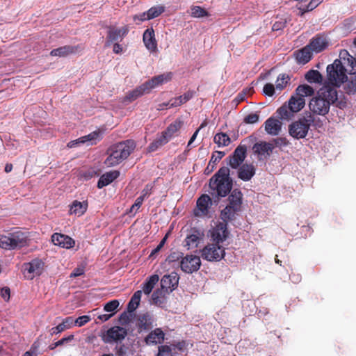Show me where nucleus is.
<instances>
[{
  "label": "nucleus",
  "instance_id": "4be33fe9",
  "mask_svg": "<svg viewBox=\"0 0 356 356\" xmlns=\"http://www.w3.org/2000/svg\"><path fill=\"white\" fill-rule=\"evenodd\" d=\"M143 40L145 47L150 52L157 51V42L155 38L154 30L152 27L148 28L144 31Z\"/></svg>",
  "mask_w": 356,
  "mask_h": 356
},
{
  "label": "nucleus",
  "instance_id": "f8f14e48",
  "mask_svg": "<svg viewBox=\"0 0 356 356\" xmlns=\"http://www.w3.org/2000/svg\"><path fill=\"white\" fill-rule=\"evenodd\" d=\"M247 148L245 145H238L233 154L227 158V164L233 169H237L243 165L246 157Z\"/></svg>",
  "mask_w": 356,
  "mask_h": 356
},
{
  "label": "nucleus",
  "instance_id": "72a5a7b5",
  "mask_svg": "<svg viewBox=\"0 0 356 356\" xmlns=\"http://www.w3.org/2000/svg\"><path fill=\"white\" fill-rule=\"evenodd\" d=\"M307 46L312 51L318 53L325 49L327 42L324 38L319 37L314 38Z\"/></svg>",
  "mask_w": 356,
  "mask_h": 356
},
{
  "label": "nucleus",
  "instance_id": "4c0bfd02",
  "mask_svg": "<svg viewBox=\"0 0 356 356\" xmlns=\"http://www.w3.org/2000/svg\"><path fill=\"white\" fill-rule=\"evenodd\" d=\"M314 94V88L309 85H300L296 89L295 95L298 97L305 99V97H309Z\"/></svg>",
  "mask_w": 356,
  "mask_h": 356
},
{
  "label": "nucleus",
  "instance_id": "680f3d73",
  "mask_svg": "<svg viewBox=\"0 0 356 356\" xmlns=\"http://www.w3.org/2000/svg\"><path fill=\"white\" fill-rule=\"evenodd\" d=\"M73 339H74V335L73 334H70V335H69V336H67L66 337H63L61 339H60L59 341H58L56 343H54L53 344V346L51 347V349H54L56 347L62 346V345L65 344V343L73 340Z\"/></svg>",
  "mask_w": 356,
  "mask_h": 356
},
{
  "label": "nucleus",
  "instance_id": "69168bd1",
  "mask_svg": "<svg viewBox=\"0 0 356 356\" xmlns=\"http://www.w3.org/2000/svg\"><path fill=\"white\" fill-rule=\"evenodd\" d=\"M181 104L182 102L179 99V97L172 99L169 102H166V106H168L169 108L177 107Z\"/></svg>",
  "mask_w": 356,
  "mask_h": 356
},
{
  "label": "nucleus",
  "instance_id": "f257e3e1",
  "mask_svg": "<svg viewBox=\"0 0 356 356\" xmlns=\"http://www.w3.org/2000/svg\"><path fill=\"white\" fill-rule=\"evenodd\" d=\"M340 59H336L333 63L327 66V80L329 84L339 87L347 81L346 73H356V60L355 58L343 49L339 54Z\"/></svg>",
  "mask_w": 356,
  "mask_h": 356
},
{
  "label": "nucleus",
  "instance_id": "6ab92c4d",
  "mask_svg": "<svg viewBox=\"0 0 356 356\" xmlns=\"http://www.w3.org/2000/svg\"><path fill=\"white\" fill-rule=\"evenodd\" d=\"M155 321L156 319L154 315L149 312H146L138 316L137 326L140 331H147L154 327Z\"/></svg>",
  "mask_w": 356,
  "mask_h": 356
},
{
  "label": "nucleus",
  "instance_id": "3c124183",
  "mask_svg": "<svg viewBox=\"0 0 356 356\" xmlns=\"http://www.w3.org/2000/svg\"><path fill=\"white\" fill-rule=\"evenodd\" d=\"M156 81H154V76L151 79L147 81L144 83H143V87L145 89L147 93H149L151 90L158 87L160 86L159 83H156Z\"/></svg>",
  "mask_w": 356,
  "mask_h": 356
},
{
  "label": "nucleus",
  "instance_id": "7c9ffc66",
  "mask_svg": "<svg viewBox=\"0 0 356 356\" xmlns=\"http://www.w3.org/2000/svg\"><path fill=\"white\" fill-rule=\"evenodd\" d=\"M87 208V202H79L75 200L70 206V214H74L75 216H81L86 211Z\"/></svg>",
  "mask_w": 356,
  "mask_h": 356
},
{
  "label": "nucleus",
  "instance_id": "b1692460",
  "mask_svg": "<svg viewBox=\"0 0 356 356\" xmlns=\"http://www.w3.org/2000/svg\"><path fill=\"white\" fill-rule=\"evenodd\" d=\"M238 177L244 181H250L255 175V168L252 164L245 163L238 168Z\"/></svg>",
  "mask_w": 356,
  "mask_h": 356
},
{
  "label": "nucleus",
  "instance_id": "ea45409f",
  "mask_svg": "<svg viewBox=\"0 0 356 356\" xmlns=\"http://www.w3.org/2000/svg\"><path fill=\"white\" fill-rule=\"evenodd\" d=\"M75 51L73 47L70 45L63 46L57 49H53L50 52V55L52 56L64 57Z\"/></svg>",
  "mask_w": 356,
  "mask_h": 356
},
{
  "label": "nucleus",
  "instance_id": "9b49d317",
  "mask_svg": "<svg viewBox=\"0 0 356 356\" xmlns=\"http://www.w3.org/2000/svg\"><path fill=\"white\" fill-rule=\"evenodd\" d=\"M44 262L40 259H33L23 266L24 273L29 279H33L35 276L42 274L44 270Z\"/></svg>",
  "mask_w": 356,
  "mask_h": 356
},
{
  "label": "nucleus",
  "instance_id": "1a4fd4ad",
  "mask_svg": "<svg viewBox=\"0 0 356 356\" xmlns=\"http://www.w3.org/2000/svg\"><path fill=\"white\" fill-rule=\"evenodd\" d=\"M212 205V200L209 195H202L196 202V207L193 209L195 217L206 218L209 216V209Z\"/></svg>",
  "mask_w": 356,
  "mask_h": 356
},
{
  "label": "nucleus",
  "instance_id": "37998d69",
  "mask_svg": "<svg viewBox=\"0 0 356 356\" xmlns=\"http://www.w3.org/2000/svg\"><path fill=\"white\" fill-rule=\"evenodd\" d=\"M168 143V138L161 134L156 138L148 147L149 152H154L159 147L163 146Z\"/></svg>",
  "mask_w": 356,
  "mask_h": 356
},
{
  "label": "nucleus",
  "instance_id": "9d476101",
  "mask_svg": "<svg viewBox=\"0 0 356 356\" xmlns=\"http://www.w3.org/2000/svg\"><path fill=\"white\" fill-rule=\"evenodd\" d=\"M181 269L186 273H193L197 271L201 266L200 257L193 254H187L179 262Z\"/></svg>",
  "mask_w": 356,
  "mask_h": 356
},
{
  "label": "nucleus",
  "instance_id": "a211bd4d",
  "mask_svg": "<svg viewBox=\"0 0 356 356\" xmlns=\"http://www.w3.org/2000/svg\"><path fill=\"white\" fill-rule=\"evenodd\" d=\"M100 133L99 131H93L86 136L80 137L79 138L70 141L67 146L70 148L74 147L80 144L86 143L88 145L95 144L97 140H99Z\"/></svg>",
  "mask_w": 356,
  "mask_h": 356
},
{
  "label": "nucleus",
  "instance_id": "ddd939ff",
  "mask_svg": "<svg viewBox=\"0 0 356 356\" xmlns=\"http://www.w3.org/2000/svg\"><path fill=\"white\" fill-rule=\"evenodd\" d=\"M274 148L275 145L273 143L261 141L253 145L252 151L259 161H264L270 156Z\"/></svg>",
  "mask_w": 356,
  "mask_h": 356
},
{
  "label": "nucleus",
  "instance_id": "de8ad7c7",
  "mask_svg": "<svg viewBox=\"0 0 356 356\" xmlns=\"http://www.w3.org/2000/svg\"><path fill=\"white\" fill-rule=\"evenodd\" d=\"M279 116L283 120H288L292 115V112L289 108V104H284L280 108H279L277 111Z\"/></svg>",
  "mask_w": 356,
  "mask_h": 356
},
{
  "label": "nucleus",
  "instance_id": "58836bf2",
  "mask_svg": "<svg viewBox=\"0 0 356 356\" xmlns=\"http://www.w3.org/2000/svg\"><path fill=\"white\" fill-rule=\"evenodd\" d=\"M159 277L157 275H152L143 284V291L149 295L154 289L156 284L159 282Z\"/></svg>",
  "mask_w": 356,
  "mask_h": 356
},
{
  "label": "nucleus",
  "instance_id": "39448f33",
  "mask_svg": "<svg viewBox=\"0 0 356 356\" xmlns=\"http://www.w3.org/2000/svg\"><path fill=\"white\" fill-rule=\"evenodd\" d=\"M27 243V234L20 230L0 236V247L6 250L19 248L26 245Z\"/></svg>",
  "mask_w": 356,
  "mask_h": 356
},
{
  "label": "nucleus",
  "instance_id": "20e7f679",
  "mask_svg": "<svg viewBox=\"0 0 356 356\" xmlns=\"http://www.w3.org/2000/svg\"><path fill=\"white\" fill-rule=\"evenodd\" d=\"M135 147L136 144L131 140H127L113 145L108 149V156L104 163L108 167L118 165L131 154Z\"/></svg>",
  "mask_w": 356,
  "mask_h": 356
},
{
  "label": "nucleus",
  "instance_id": "338daca9",
  "mask_svg": "<svg viewBox=\"0 0 356 356\" xmlns=\"http://www.w3.org/2000/svg\"><path fill=\"white\" fill-rule=\"evenodd\" d=\"M323 0H311L310 2L307 6L306 11H311L316 8Z\"/></svg>",
  "mask_w": 356,
  "mask_h": 356
},
{
  "label": "nucleus",
  "instance_id": "4468645a",
  "mask_svg": "<svg viewBox=\"0 0 356 356\" xmlns=\"http://www.w3.org/2000/svg\"><path fill=\"white\" fill-rule=\"evenodd\" d=\"M211 240L220 244L225 241L228 237L227 223L220 222L210 231Z\"/></svg>",
  "mask_w": 356,
  "mask_h": 356
},
{
  "label": "nucleus",
  "instance_id": "c756f323",
  "mask_svg": "<svg viewBox=\"0 0 356 356\" xmlns=\"http://www.w3.org/2000/svg\"><path fill=\"white\" fill-rule=\"evenodd\" d=\"M243 194L241 191L238 189L233 190L228 197L229 205L241 210L242 204Z\"/></svg>",
  "mask_w": 356,
  "mask_h": 356
},
{
  "label": "nucleus",
  "instance_id": "603ef678",
  "mask_svg": "<svg viewBox=\"0 0 356 356\" xmlns=\"http://www.w3.org/2000/svg\"><path fill=\"white\" fill-rule=\"evenodd\" d=\"M344 89L348 94H356V79L348 81L345 86Z\"/></svg>",
  "mask_w": 356,
  "mask_h": 356
},
{
  "label": "nucleus",
  "instance_id": "393cba45",
  "mask_svg": "<svg viewBox=\"0 0 356 356\" xmlns=\"http://www.w3.org/2000/svg\"><path fill=\"white\" fill-rule=\"evenodd\" d=\"M165 334L161 328H156L151 331L145 338V341L147 345H154L163 342Z\"/></svg>",
  "mask_w": 356,
  "mask_h": 356
},
{
  "label": "nucleus",
  "instance_id": "13d9d810",
  "mask_svg": "<svg viewBox=\"0 0 356 356\" xmlns=\"http://www.w3.org/2000/svg\"><path fill=\"white\" fill-rule=\"evenodd\" d=\"M133 20L136 24H140L141 22L149 20L147 18V12H143L133 16Z\"/></svg>",
  "mask_w": 356,
  "mask_h": 356
},
{
  "label": "nucleus",
  "instance_id": "e433bc0d",
  "mask_svg": "<svg viewBox=\"0 0 356 356\" xmlns=\"http://www.w3.org/2000/svg\"><path fill=\"white\" fill-rule=\"evenodd\" d=\"M305 79L310 83L321 84L323 82V76L315 70H309L305 76Z\"/></svg>",
  "mask_w": 356,
  "mask_h": 356
},
{
  "label": "nucleus",
  "instance_id": "0e129e2a",
  "mask_svg": "<svg viewBox=\"0 0 356 356\" xmlns=\"http://www.w3.org/2000/svg\"><path fill=\"white\" fill-rule=\"evenodd\" d=\"M10 290L8 287L6 286L0 289V296L4 300L8 301L10 299Z\"/></svg>",
  "mask_w": 356,
  "mask_h": 356
},
{
  "label": "nucleus",
  "instance_id": "bf43d9fd",
  "mask_svg": "<svg viewBox=\"0 0 356 356\" xmlns=\"http://www.w3.org/2000/svg\"><path fill=\"white\" fill-rule=\"evenodd\" d=\"M143 201H144V200H143V197H138L136 200L134 204L130 208L129 213L135 214L137 212V211L139 209V208L141 207Z\"/></svg>",
  "mask_w": 356,
  "mask_h": 356
},
{
  "label": "nucleus",
  "instance_id": "6e6d98bb",
  "mask_svg": "<svg viewBox=\"0 0 356 356\" xmlns=\"http://www.w3.org/2000/svg\"><path fill=\"white\" fill-rule=\"evenodd\" d=\"M158 355L160 356H171L172 349L170 346L163 345L159 347Z\"/></svg>",
  "mask_w": 356,
  "mask_h": 356
},
{
  "label": "nucleus",
  "instance_id": "423d86ee",
  "mask_svg": "<svg viewBox=\"0 0 356 356\" xmlns=\"http://www.w3.org/2000/svg\"><path fill=\"white\" fill-rule=\"evenodd\" d=\"M313 120L312 116L309 115L307 117L301 118L292 122L289 126V133L290 136L296 139L305 138L307 135Z\"/></svg>",
  "mask_w": 356,
  "mask_h": 356
},
{
  "label": "nucleus",
  "instance_id": "7ed1b4c3",
  "mask_svg": "<svg viewBox=\"0 0 356 356\" xmlns=\"http://www.w3.org/2000/svg\"><path fill=\"white\" fill-rule=\"evenodd\" d=\"M232 186L228 167H221L209 179L210 193L214 198L226 197L231 192Z\"/></svg>",
  "mask_w": 356,
  "mask_h": 356
},
{
  "label": "nucleus",
  "instance_id": "bb28decb",
  "mask_svg": "<svg viewBox=\"0 0 356 356\" xmlns=\"http://www.w3.org/2000/svg\"><path fill=\"white\" fill-rule=\"evenodd\" d=\"M296 58L299 64L307 63L312 57V51L307 45L295 52Z\"/></svg>",
  "mask_w": 356,
  "mask_h": 356
},
{
  "label": "nucleus",
  "instance_id": "774afa93",
  "mask_svg": "<svg viewBox=\"0 0 356 356\" xmlns=\"http://www.w3.org/2000/svg\"><path fill=\"white\" fill-rule=\"evenodd\" d=\"M119 321H120V323H122L123 325L128 324L131 321L129 313H127L126 312H123L120 315Z\"/></svg>",
  "mask_w": 356,
  "mask_h": 356
},
{
  "label": "nucleus",
  "instance_id": "aec40b11",
  "mask_svg": "<svg viewBox=\"0 0 356 356\" xmlns=\"http://www.w3.org/2000/svg\"><path fill=\"white\" fill-rule=\"evenodd\" d=\"M51 241L55 245L66 249L73 248L75 244L73 238L67 235L60 233H54L51 236Z\"/></svg>",
  "mask_w": 356,
  "mask_h": 356
},
{
  "label": "nucleus",
  "instance_id": "dca6fc26",
  "mask_svg": "<svg viewBox=\"0 0 356 356\" xmlns=\"http://www.w3.org/2000/svg\"><path fill=\"white\" fill-rule=\"evenodd\" d=\"M128 29L124 26L122 28H116L110 26L108 31L106 46H109L111 43L119 42L122 41L123 38L127 34Z\"/></svg>",
  "mask_w": 356,
  "mask_h": 356
},
{
  "label": "nucleus",
  "instance_id": "a878e982",
  "mask_svg": "<svg viewBox=\"0 0 356 356\" xmlns=\"http://www.w3.org/2000/svg\"><path fill=\"white\" fill-rule=\"evenodd\" d=\"M119 176L120 172L118 170H112L106 172L100 177L97 182V187L99 188H102L103 187L108 186L115 179H116Z\"/></svg>",
  "mask_w": 356,
  "mask_h": 356
},
{
  "label": "nucleus",
  "instance_id": "f704fd0d",
  "mask_svg": "<svg viewBox=\"0 0 356 356\" xmlns=\"http://www.w3.org/2000/svg\"><path fill=\"white\" fill-rule=\"evenodd\" d=\"M182 122L180 120H176L171 123L165 131H164L162 134L164 136L168 138V140L173 137V136L180 129L181 127Z\"/></svg>",
  "mask_w": 356,
  "mask_h": 356
},
{
  "label": "nucleus",
  "instance_id": "09e8293b",
  "mask_svg": "<svg viewBox=\"0 0 356 356\" xmlns=\"http://www.w3.org/2000/svg\"><path fill=\"white\" fill-rule=\"evenodd\" d=\"M183 257V253L180 252H173L168 256L165 262L168 264H173L179 261L180 259L181 260Z\"/></svg>",
  "mask_w": 356,
  "mask_h": 356
},
{
  "label": "nucleus",
  "instance_id": "79ce46f5",
  "mask_svg": "<svg viewBox=\"0 0 356 356\" xmlns=\"http://www.w3.org/2000/svg\"><path fill=\"white\" fill-rule=\"evenodd\" d=\"M214 143L217 144L218 147L228 146L231 143V139L225 133H218L214 136Z\"/></svg>",
  "mask_w": 356,
  "mask_h": 356
},
{
  "label": "nucleus",
  "instance_id": "f03ea898",
  "mask_svg": "<svg viewBox=\"0 0 356 356\" xmlns=\"http://www.w3.org/2000/svg\"><path fill=\"white\" fill-rule=\"evenodd\" d=\"M337 99L338 92L334 88H323L310 100L309 109L314 114L325 116L329 113L331 104L336 103V106L340 108L344 107L346 102H337Z\"/></svg>",
  "mask_w": 356,
  "mask_h": 356
},
{
  "label": "nucleus",
  "instance_id": "c9c22d12",
  "mask_svg": "<svg viewBox=\"0 0 356 356\" xmlns=\"http://www.w3.org/2000/svg\"><path fill=\"white\" fill-rule=\"evenodd\" d=\"M239 211V209L227 204L220 213V218L223 220L222 222L227 223V221L232 220L234 217L236 213Z\"/></svg>",
  "mask_w": 356,
  "mask_h": 356
},
{
  "label": "nucleus",
  "instance_id": "5701e85b",
  "mask_svg": "<svg viewBox=\"0 0 356 356\" xmlns=\"http://www.w3.org/2000/svg\"><path fill=\"white\" fill-rule=\"evenodd\" d=\"M179 277L176 273L164 275L161 280V287L166 292L172 291L177 286Z\"/></svg>",
  "mask_w": 356,
  "mask_h": 356
},
{
  "label": "nucleus",
  "instance_id": "0eeeda50",
  "mask_svg": "<svg viewBox=\"0 0 356 356\" xmlns=\"http://www.w3.org/2000/svg\"><path fill=\"white\" fill-rule=\"evenodd\" d=\"M202 257L208 261H219L225 255V248L218 243H209L201 250Z\"/></svg>",
  "mask_w": 356,
  "mask_h": 356
},
{
  "label": "nucleus",
  "instance_id": "5fc2aeb1",
  "mask_svg": "<svg viewBox=\"0 0 356 356\" xmlns=\"http://www.w3.org/2000/svg\"><path fill=\"white\" fill-rule=\"evenodd\" d=\"M119 301L117 300H113L107 302L104 307V309L107 312H114L119 306Z\"/></svg>",
  "mask_w": 356,
  "mask_h": 356
},
{
  "label": "nucleus",
  "instance_id": "8fccbe9b",
  "mask_svg": "<svg viewBox=\"0 0 356 356\" xmlns=\"http://www.w3.org/2000/svg\"><path fill=\"white\" fill-rule=\"evenodd\" d=\"M172 74L171 72H168L165 74H162L158 76H154V81H156L157 83L160 86L166 83L172 79Z\"/></svg>",
  "mask_w": 356,
  "mask_h": 356
},
{
  "label": "nucleus",
  "instance_id": "2f4dec72",
  "mask_svg": "<svg viewBox=\"0 0 356 356\" xmlns=\"http://www.w3.org/2000/svg\"><path fill=\"white\" fill-rule=\"evenodd\" d=\"M166 293L161 287L154 291L152 295V303L159 307H163L165 303Z\"/></svg>",
  "mask_w": 356,
  "mask_h": 356
},
{
  "label": "nucleus",
  "instance_id": "412c9836",
  "mask_svg": "<svg viewBox=\"0 0 356 356\" xmlns=\"http://www.w3.org/2000/svg\"><path fill=\"white\" fill-rule=\"evenodd\" d=\"M202 236L203 233L200 230L196 228L191 229L185 238L184 246H186L188 250L197 248Z\"/></svg>",
  "mask_w": 356,
  "mask_h": 356
},
{
  "label": "nucleus",
  "instance_id": "473e14b6",
  "mask_svg": "<svg viewBox=\"0 0 356 356\" xmlns=\"http://www.w3.org/2000/svg\"><path fill=\"white\" fill-rule=\"evenodd\" d=\"M145 93H147V92L144 87H143V84H141L133 90L129 91L124 97V102H131Z\"/></svg>",
  "mask_w": 356,
  "mask_h": 356
},
{
  "label": "nucleus",
  "instance_id": "e2e57ef3",
  "mask_svg": "<svg viewBox=\"0 0 356 356\" xmlns=\"http://www.w3.org/2000/svg\"><path fill=\"white\" fill-rule=\"evenodd\" d=\"M153 187L154 185L152 184H147L141 191V195L139 197H143V200H145V197H148L152 193Z\"/></svg>",
  "mask_w": 356,
  "mask_h": 356
},
{
  "label": "nucleus",
  "instance_id": "052dcab7",
  "mask_svg": "<svg viewBox=\"0 0 356 356\" xmlns=\"http://www.w3.org/2000/svg\"><path fill=\"white\" fill-rule=\"evenodd\" d=\"M259 118L257 113H250L244 118V122L247 124H254L259 121Z\"/></svg>",
  "mask_w": 356,
  "mask_h": 356
},
{
  "label": "nucleus",
  "instance_id": "a18cd8bd",
  "mask_svg": "<svg viewBox=\"0 0 356 356\" xmlns=\"http://www.w3.org/2000/svg\"><path fill=\"white\" fill-rule=\"evenodd\" d=\"M191 15L195 18H201L209 16L208 12L203 8L198 6H193L191 8Z\"/></svg>",
  "mask_w": 356,
  "mask_h": 356
},
{
  "label": "nucleus",
  "instance_id": "2eb2a0df",
  "mask_svg": "<svg viewBox=\"0 0 356 356\" xmlns=\"http://www.w3.org/2000/svg\"><path fill=\"white\" fill-rule=\"evenodd\" d=\"M127 335V330L122 327L114 326L108 329L104 335L106 343L118 342L123 340Z\"/></svg>",
  "mask_w": 356,
  "mask_h": 356
},
{
  "label": "nucleus",
  "instance_id": "cd10ccee",
  "mask_svg": "<svg viewBox=\"0 0 356 356\" xmlns=\"http://www.w3.org/2000/svg\"><path fill=\"white\" fill-rule=\"evenodd\" d=\"M74 325V319L72 317L69 316L64 318L61 323L58 324L57 326L52 327L50 330V334H58L65 330L70 329Z\"/></svg>",
  "mask_w": 356,
  "mask_h": 356
},
{
  "label": "nucleus",
  "instance_id": "f3484780",
  "mask_svg": "<svg viewBox=\"0 0 356 356\" xmlns=\"http://www.w3.org/2000/svg\"><path fill=\"white\" fill-rule=\"evenodd\" d=\"M282 127V122L275 117H270L264 122L265 131L270 136L280 134Z\"/></svg>",
  "mask_w": 356,
  "mask_h": 356
},
{
  "label": "nucleus",
  "instance_id": "864d4df0",
  "mask_svg": "<svg viewBox=\"0 0 356 356\" xmlns=\"http://www.w3.org/2000/svg\"><path fill=\"white\" fill-rule=\"evenodd\" d=\"M91 320L90 316L84 315L78 317L76 320L74 321V325L78 327H82L86 323H88Z\"/></svg>",
  "mask_w": 356,
  "mask_h": 356
},
{
  "label": "nucleus",
  "instance_id": "c85d7f7f",
  "mask_svg": "<svg viewBox=\"0 0 356 356\" xmlns=\"http://www.w3.org/2000/svg\"><path fill=\"white\" fill-rule=\"evenodd\" d=\"M289 108L292 113L300 111L305 105V99L293 95L288 102Z\"/></svg>",
  "mask_w": 356,
  "mask_h": 356
},
{
  "label": "nucleus",
  "instance_id": "6e6552de",
  "mask_svg": "<svg viewBox=\"0 0 356 356\" xmlns=\"http://www.w3.org/2000/svg\"><path fill=\"white\" fill-rule=\"evenodd\" d=\"M290 77L288 74H280L276 80L275 86L270 83H266L263 88V92L265 95L268 97L273 96L276 91L279 93L283 90L289 84Z\"/></svg>",
  "mask_w": 356,
  "mask_h": 356
},
{
  "label": "nucleus",
  "instance_id": "49530a36",
  "mask_svg": "<svg viewBox=\"0 0 356 356\" xmlns=\"http://www.w3.org/2000/svg\"><path fill=\"white\" fill-rule=\"evenodd\" d=\"M225 155V153L222 151H216L212 154V156L211 157V159L209 163V165L207 169L209 168V167L211 165V170H213L214 168L215 165L218 163L222 158Z\"/></svg>",
  "mask_w": 356,
  "mask_h": 356
},
{
  "label": "nucleus",
  "instance_id": "a19ab883",
  "mask_svg": "<svg viewBox=\"0 0 356 356\" xmlns=\"http://www.w3.org/2000/svg\"><path fill=\"white\" fill-rule=\"evenodd\" d=\"M141 296L142 291L140 290L137 291L134 293L127 305L128 312H133L137 309L140 302Z\"/></svg>",
  "mask_w": 356,
  "mask_h": 356
},
{
  "label": "nucleus",
  "instance_id": "c03bdc74",
  "mask_svg": "<svg viewBox=\"0 0 356 356\" xmlns=\"http://www.w3.org/2000/svg\"><path fill=\"white\" fill-rule=\"evenodd\" d=\"M165 11V8L162 6H153L147 12V18L149 19L156 18Z\"/></svg>",
  "mask_w": 356,
  "mask_h": 356
},
{
  "label": "nucleus",
  "instance_id": "4d7b16f0",
  "mask_svg": "<svg viewBox=\"0 0 356 356\" xmlns=\"http://www.w3.org/2000/svg\"><path fill=\"white\" fill-rule=\"evenodd\" d=\"M286 24V19L280 18L279 20L275 22L272 26L273 31H280L283 29Z\"/></svg>",
  "mask_w": 356,
  "mask_h": 356
}]
</instances>
